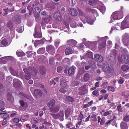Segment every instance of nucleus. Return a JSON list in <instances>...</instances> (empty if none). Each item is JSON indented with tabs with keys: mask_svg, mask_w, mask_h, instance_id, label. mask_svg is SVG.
Wrapping results in <instances>:
<instances>
[{
	"mask_svg": "<svg viewBox=\"0 0 129 129\" xmlns=\"http://www.w3.org/2000/svg\"><path fill=\"white\" fill-rule=\"evenodd\" d=\"M123 50L126 53L123 54L121 56L119 55L118 57L119 61L122 63L127 64L129 62V57L127 55L126 49L125 48H122Z\"/></svg>",
	"mask_w": 129,
	"mask_h": 129,
	"instance_id": "1",
	"label": "nucleus"
},
{
	"mask_svg": "<svg viewBox=\"0 0 129 129\" xmlns=\"http://www.w3.org/2000/svg\"><path fill=\"white\" fill-rule=\"evenodd\" d=\"M65 78L63 77L61 78L60 80V86L61 87L60 91L61 92L64 93L66 91L67 84L65 80Z\"/></svg>",
	"mask_w": 129,
	"mask_h": 129,
	"instance_id": "2",
	"label": "nucleus"
},
{
	"mask_svg": "<svg viewBox=\"0 0 129 129\" xmlns=\"http://www.w3.org/2000/svg\"><path fill=\"white\" fill-rule=\"evenodd\" d=\"M123 17V13L121 12L117 11L113 13L112 14L111 20H117L122 18Z\"/></svg>",
	"mask_w": 129,
	"mask_h": 129,
	"instance_id": "3",
	"label": "nucleus"
},
{
	"mask_svg": "<svg viewBox=\"0 0 129 129\" xmlns=\"http://www.w3.org/2000/svg\"><path fill=\"white\" fill-rule=\"evenodd\" d=\"M121 25V28L122 29L129 27V15L125 17L122 22Z\"/></svg>",
	"mask_w": 129,
	"mask_h": 129,
	"instance_id": "4",
	"label": "nucleus"
},
{
	"mask_svg": "<svg viewBox=\"0 0 129 129\" xmlns=\"http://www.w3.org/2000/svg\"><path fill=\"white\" fill-rule=\"evenodd\" d=\"M103 68L104 71L107 73H110L113 71V68L110 67L107 63H105L103 65Z\"/></svg>",
	"mask_w": 129,
	"mask_h": 129,
	"instance_id": "5",
	"label": "nucleus"
},
{
	"mask_svg": "<svg viewBox=\"0 0 129 129\" xmlns=\"http://www.w3.org/2000/svg\"><path fill=\"white\" fill-rule=\"evenodd\" d=\"M46 51L49 54L53 55L55 52V49L54 47L51 45L46 46Z\"/></svg>",
	"mask_w": 129,
	"mask_h": 129,
	"instance_id": "6",
	"label": "nucleus"
},
{
	"mask_svg": "<svg viewBox=\"0 0 129 129\" xmlns=\"http://www.w3.org/2000/svg\"><path fill=\"white\" fill-rule=\"evenodd\" d=\"M108 39V37L106 36L104 37L101 38L100 40V42H102V44H100L99 45V47L100 49L104 48L106 46V39Z\"/></svg>",
	"mask_w": 129,
	"mask_h": 129,
	"instance_id": "7",
	"label": "nucleus"
},
{
	"mask_svg": "<svg viewBox=\"0 0 129 129\" xmlns=\"http://www.w3.org/2000/svg\"><path fill=\"white\" fill-rule=\"evenodd\" d=\"M40 28V26L39 25H37L35 27V33L34 35V36L35 38H39L42 37V34L40 33H38L37 32L38 29H39Z\"/></svg>",
	"mask_w": 129,
	"mask_h": 129,
	"instance_id": "8",
	"label": "nucleus"
},
{
	"mask_svg": "<svg viewBox=\"0 0 129 129\" xmlns=\"http://www.w3.org/2000/svg\"><path fill=\"white\" fill-rule=\"evenodd\" d=\"M53 17L57 21H60L61 20L62 17L60 16L59 12L57 11L54 13L53 15Z\"/></svg>",
	"mask_w": 129,
	"mask_h": 129,
	"instance_id": "9",
	"label": "nucleus"
},
{
	"mask_svg": "<svg viewBox=\"0 0 129 129\" xmlns=\"http://www.w3.org/2000/svg\"><path fill=\"white\" fill-rule=\"evenodd\" d=\"M51 19V17L49 15H47L46 17H44L42 20V25L44 24V23H47Z\"/></svg>",
	"mask_w": 129,
	"mask_h": 129,
	"instance_id": "10",
	"label": "nucleus"
},
{
	"mask_svg": "<svg viewBox=\"0 0 129 129\" xmlns=\"http://www.w3.org/2000/svg\"><path fill=\"white\" fill-rule=\"evenodd\" d=\"M41 11V9L39 7H36L34 10V14L35 17L38 18L39 17V14Z\"/></svg>",
	"mask_w": 129,
	"mask_h": 129,
	"instance_id": "11",
	"label": "nucleus"
},
{
	"mask_svg": "<svg viewBox=\"0 0 129 129\" xmlns=\"http://www.w3.org/2000/svg\"><path fill=\"white\" fill-rule=\"evenodd\" d=\"M76 70V68L74 66H72L68 70L69 75V76H71L74 74L75 73Z\"/></svg>",
	"mask_w": 129,
	"mask_h": 129,
	"instance_id": "12",
	"label": "nucleus"
},
{
	"mask_svg": "<svg viewBox=\"0 0 129 129\" xmlns=\"http://www.w3.org/2000/svg\"><path fill=\"white\" fill-rule=\"evenodd\" d=\"M94 59L95 60L100 62H102L103 60V58L102 56L98 54L94 55Z\"/></svg>",
	"mask_w": 129,
	"mask_h": 129,
	"instance_id": "13",
	"label": "nucleus"
},
{
	"mask_svg": "<svg viewBox=\"0 0 129 129\" xmlns=\"http://www.w3.org/2000/svg\"><path fill=\"white\" fill-rule=\"evenodd\" d=\"M65 114L66 119L71 121V118L70 117V110L69 108H67L66 109L65 111Z\"/></svg>",
	"mask_w": 129,
	"mask_h": 129,
	"instance_id": "14",
	"label": "nucleus"
},
{
	"mask_svg": "<svg viewBox=\"0 0 129 129\" xmlns=\"http://www.w3.org/2000/svg\"><path fill=\"white\" fill-rule=\"evenodd\" d=\"M86 88L85 86L80 87L79 89V93L81 95H82L84 94L86 90Z\"/></svg>",
	"mask_w": 129,
	"mask_h": 129,
	"instance_id": "15",
	"label": "nucleus"
},
{
	"mask_svg": "<svg viewBox=\"0 0 129 129\" xmlns=\"http://www.w3.org/2000/svg\"><path fill=\"white\" fill-rule=\"evenodd\" d=\"M69 13L72 16H75L78 14V12L77 10L73 8L70 9L69 10Z\"/></svg>",
	"mask_w": 129,
	"mask_h": 129,
	"instance_id": "16",
	"label": "nucleus"
},
{
	"mask_svg": "<svg viewBox=\"0 0 129 129\" xmlns=\"http://www.w3.org/2000/svg\"><path fill=\"white\" fill-rule=\"evenodd\" d=\"M34 94L37 97L41 96L42 95V91L40 90L36 89L34 90Z\"/></svg>",
	"mask_w": 129,
	"mask_h": 129,
	"instance_id": "17",
	"label": "nucleus"
},
{
	"mask_svg": "<svg viewBox=\"0 0 129 129\" xmlns=\"http://www.w3.org/2000/svg\"><path fill=\"white\" fill-rule=\"evenodd\" d=\"M69 44L75 47L77 44V42L75 40L71 39L68 41L67 42Z\"/></svg>",
	"mask_w": 129,
	"mask_h": 129,
	"instance_id": "18",
	"label": "nucleus"
},
{
	"mask_svg": "<svg viewBox=\"0 0 129 129\" xmlns=\"http://www.w3.org/2000/svg\"><path fill=\"white\" fill-rule=\"evenodd\" d=\"M73 50L72 48L68 47L65 50V52L66 55H69L72 53L73 52Z\"/></svg>",
	"mask_w": 129,
	"mask_h": 129,
	"instance_id": "19",
	"label": "nucleus"
},
{
	"mask_svg": "<svg viewBox=\"0 0 129 129\" xmlns=\"http://www.w3.org/2000/svg\"><path fill=\"white\" fill-rule=\"evenodd\" d=\"M19 82V81L17 79H14L13 83V85L16 87H19L20 86Z\"/></svg>",
	"mask_w": 129,
	"mask_h": 129,
	"instance_id": "20",
	"label": "nucleus"
},
{
	"mask_svg": "<svg viewBox=\"0 0 129 129\" xmlns=\"http://www.w3.org/2000/svg\"><path fill=\"white\" fill-rule=\"evenodd\" d=\"M59 116V119L61 121H62L64 120V114L63 110H60L58 113Z\"/></svg>",
	"mask_w": 129,
	"mask_h": 129,
	"instance_id": "21",
	"label": "nucleus"
},
{
	"mask_svg": "<svg viewBox=\"0 0 129 129\" xmlns=\"http://www.w3.org/2000/svg\"><path fill=\"white\" fill-rule=\"evenodd\" d=\"M86 20L87 22L91 25L93 24L94 22L92 19L89 16H87L86 18Z\"/></svg>",
	"mask_w": 129,
	"mask_h": 129,
	"instance_id": "22",
	"label": "nucleus"
},
{
	"mask_svg": "<svg viewBox=\"0 0 129 129\" xmlns=\"http://www.w3.org/2000/svg\"><path fill=\"white\" fill-rule=\"evenodd\" d=\"M55 103V101L53 100H50L47 104L48 106L50 108H52L54 105Z\"/></svg>",
	"mask_w": 129,
	"mask_h": 129,
	"instance_id": "23",
	"label": "nucleus"
},
{
	"mask_svg": "<svg viewBox=\"0 0 129 129\" xmlns=\"http://www.w3.org/2000/svg\"><path fill=\"white\" fill-rule=\"evenodd\" d=\"M9 57L7 56L0 58L1 62L0 63L1 64H4L8 60V58Z\"/></svg>",
	"mask_w": 129,
	"mask_h": 129,
	"instance_id": "24",
	"label": "nucleus"
},
{
	"mask_svg": "<svg viewBox=\"0 0 129 129\" xmlns=\"http://www.w3.org/2000/svg\"><path fill=\"white\" fill-rule=\"evenodd\" d=\"M8 42L6 40L4 39L0 41V46L3 47L4 46L7 45L8 44Z\"/></svg>",
	"mask_w": 129,
	"mask_h": 129,
	"instance_id": "25",
	"label": "nucleus"
},
{
	"mask_svg": "<svg viewBox=\"0 0 129 129\" xmlns=\"http://www.w3.org/2000/svg\"><path fill=\"white\" fill-rule=\"evenodd\" d=\"M59 109V108L58 106H56L53 108H50V110L51 112L55 113L57 112L58 111Z\"/></svg>",
	"mask_w": 129,
	"mask_h": 129,
	"instance_id": "26",
	"label": "nucleus"
},
{
	"mask_svg": "<svg viewBox=\"0 0 129 129\" xmlns=\"http://www.w3.org/2000/svg\"><path fill=\"white\" fill-rule=\"evenodd\" d=\"M16 54L18 57H21L22 56H24L25 54L21 50H18L16 53Z\"/></svg>",
	"mask_w": 129,
	"mask_h": 129,
	"instance_id": "27",
	"label": "nucleus"
},
{
	"mask_svg": "<svg viewBox=\"0 0 129 129\" xmlns=\"http://www.w3.org/2000/svg\"><path fill=\"white\" fill-rule=\"evenodd\" d=\"M121 129H127V124L123 122H122L120 124Z\"/></svg>",
	"mask_w": 129,
	"mask_h": 129,
	"instance_id": "28",
	"label": "nucleus"
},
{
	"mask_svg": "<svg viewBox=\"0 0 129 129\" xmlns=\"http://www.w3.org/2000/svg\"><path fill=\"white\" fill-rule=\"evenodd\" d=\"M9 70L11 74L15 76H17V73L12 68H9Z\"/></svg>",
	"mask_w": 129,
	"mask_h": 129,
	"instance_id": "29",
	"label": "nucleus"
},
{
	"mask_svg": "<svg viewBox=\"0 0 129 129\" xmlns=\"http://www.w3.org/2000/svg\"><path fill=\"white\" fill-rule=\"evenodd\" d=\"M85 56L86 57L91 58L93 56V53L90 51H88Z\"/></svg>",
	"mask_w": 129,
	"mask_h": 129,
	"instance_id": "30",
	"label": "nucleus"
},
{
	"mask_svg": "<svg viewBox=\"0 0 129 129\" xmlns=\"http://www.w3.org/2000/svg\"><path fill=\"white\" fill-rule=\"evenodd\" d=\"M90 78V75L88 74H85L84 77V80L85 81H87Z\"/></svg>",
	"mask_w": 129,
	"mask_h": 129,
	"instance_id": "31",
	"label": "nucleus"
},
{
	"mask_svg": "<svg viewBox=\"0 0 129 129\" xmlns=\"http://www.w3.org/2000/svg\"><path fill=\"white\" fill-rule=\"evenodd\" d=\"M45 71V68L44 67H41L40 69V72L42 75H44Z\"/></svg>",
	"mask_w": 129,
	"mask_h": 129,
	"instance_id": "32",
	"label": "nucleus"
},
{
	"mask_svg": "<svg viewBox=\"0 0 129 129\" xmlns=\"http://www.w3.org/2000/svg\"><path fill=\"white\" fill-rule=\"evenodd\" d=\"M122 70L124 71H125L129 69V67L126 65H122L121 66Z\"/></svg>",
	"mask_w": 129,
	"mask_h": 129,
	"instance_id": "33",
	"label": "nucleus"
},
{
	"mask_svg": "<svg viewBox=\"0 0 129 129\" xmlns=\"http://www.w3.org/2000/svg\"><path fill=\"white\" fill-rule=\"evenodd\" d=\"M7 26L10 29H11L13 27V24L11 21H9L7 22Z\"/></svg>",
	"mask_w": 129,
	"mask_h": 129,
	"instance_id": "34",
	"label": "nucleus"
},
{
	"mask_svg": "<svg viewBox=\"0 0 129 129\" xmlns=\"http://www.w3.org/2000/svg\"><path fill=\"white\" fill-rule=\"evenodd\" d=\"M106 9L105 7L103 6H101L100 10L102 13L103 14L105 12Z\"/></svg>",
	"mask_w": 129,
	"mask_h": 129,
	"instance_id": "35",
	"label": "nucleus"
},
{
	"mask_svg": "<svg viewBox=\"0 0 129 129\" xmlns=\"http://www.w3.org/2000/svg\"><path fill=\"white\" fill-rule=\"evenodd\" d=\"M45 50V48H40L37 51V52L38 53H42L44 52Z\"/></svg>",
	"mask_w": 129,
	"mask_h": 129,
	"instance_id": "36",
	"label": "nucleus"
},
{
	"mask_svg": "<svg viewBox=\"0 0 129 129\" xmlns=\"http://www.w3.org/2000/svg\"><path fill=\"white\" fill-rule=\"evenodd\" d=\"M116 50L115 49H114L113 50L112 52L111 53V54H112V55L110 57H112L114 58L115 57L116 55Z\"/></svg>",
	"mask_w": 129,
	"mask_h": 129,
	"instance_id": "37",
	"label": "nucleus"
},
{
	"mask_svg": "<svg viewBox=\"0 0 129 129\" xmlns=\"http://www.w3.org/2000/svg\"><path fill=\"white\" fill-rule=\"evenodd\" d=\"M51 114L52 117L54 119H57L59 118L58 113L55 114Z\"/></svg>",
	"mask_w": 129,
	"mask_h": 129,
	"instance_id": "38",
	"label": "nucleus"
},
{
	"mask_svg": "<svg viewBox=\"0 0 129 129\" xmlns=\"http://www.w3.org/2000/svg\"><path fill=\"white\" fill-rule=\"evenodd\" d=\"M112 112V111L110 110L108 111H106L103 114V115L104 116H106L108 115L111 114Z\"/></svg>",
	"mask_w": 129,
	"mask_h": 129,
	"instance_id": "39",
	"label": "nucleus"
},
{
	"mask_svg": "<svg viewBox=\"0 0 129 129\" xmlns=\"http://www.w3.org/2000/svg\"><path fill=\"white\" fill-rule=\"evenodd\" d=\"M55 58L53 57H50L49 59V62L50 64H52L54 62V60Z\"/></svg>",
	"mask_w": 129,
	"mask_h": 129,
	"instance_id": "40",
	"label": "nucleus"
},
{
	"mask_svg": "<svg viewBox=\"0 0 129 129\" xmlns=\"http://www.w3.org/2000/svg\"><path fill=\"white\" fill-rule=\"evenodd\" d=\"M41 121L42 122V123L47 124L48 125H50L51 123L49 122H48L46 121H45L44 119L41 120Z\"/></svg>",
	"mask_w": 129,
	"mask_h": 129,
	"instance_id": "41",
	"label": "nucleus"
},
{
	"mask_svg": "<svg viewBox=\"0 0 129 129\" xmlns=\"http://www.w3.org/2000/svg\"><path fill=\"white\" fill-rule=\"evenodd\" d=\"M129 38V34H125L123 36V41L124 42V41L126 39H127Z\"/></svg>",
	"mask_w": 129,
	"mask_h": 129,
	"instance_id": "42",
	"label": "nucleus"
},
{
	"mask_svg": "<svg viewBox=\"0 0 129 129\" xmlns=\"http://www.w3.org/2000/svg\"><path fill=\"white\" fill-rule=\"evenodd\" d=\"M30 73H28L25 74L24 75V77L25 79L28 80L30 78Z\"/></svg>",
	"mask_w": 129,
	"mask_h": 129,
	"instance_id": "43",
	"label": "nucleus"
},
{
	"mask_svg": "<svg viewBox=\"0 0 129 129\" xmlns=\"http://www.w3.org/2000/svg\"><path fill=\"white\" fill-rule=\"evenodd\" d=\"M7 100L9 101L11 100L12 97L11 94L10 93H8L7 95Z\"/></svg>",
	"mask_w": 129,
	"mask_h": 129,
	"instance_id": "44",
	"label": "nucleus"
},
{
	"mask_svg": "<svg viewBox=\"0 0 129 129\" xmlns=\"http://www.w3.org/2000/svg\"><path fill=\"white\" fill-rule=\"evenodd\" d=\"M13 122L15 123H18L20 121V120L17 118H15L13 120Z\"/></svg>",
	"mask_w": 129,
	"mask_h": 129,
	"instance_id": "45",
	"label": "nucleus"
},
{
	"mask_svg": "<svg viewBox=\"0 0 129 129\" xmlns=\"http://www.w3.org/2000/svg\"><path fill=\"white\" fill-rule=\"evenodd\" d=\"M107 46L109 48H110L112 46V42L110 41H108L107 42Z\"/></svg>",
	"mask_w": 129,
	"mask_h": 129,
	"instance_id": "46",
	"label": "nucleus"
},
{
	"mask_svg": "<svg viewBox=\"0 0 129 129\" xmlns=\"http://www.w3.org/2000/svg\"><path fill=\"white\" fill-rule=\"evenodd\" d=\"M113 120V119H111L107 121L105 124V126L106 127H108V125L110 124Z\"/></svg>",
	"mask_w": 129,
	"mask_h": 129,
	"instance_id": "47",
	"label": "nucleus"
},
{
	"mask_svg": "<svg viewBox=\"0 0 129 129\" xmlns=\"http://www.w3.org/2000/svg\"><path fill=\"white\" fill-rule=\"evenodd\" d=\"M66 99L67 100L71 102H73L74 100L73 99L72 97L69 96H67Z\"/></svg>",
	"mask_w": 129,
	"mask_h": 129,
	"instance_id": "48",
	"label": "nucleus"
},
{
	"mask_svg": "<svg viewBox=\"0 0 129 129\" xmlns=\"http://www.w3.org/2000/svg\"><path fill=\"white\" fill-rule=\"evenodd\" d=\"M97 0H89V2L90 5H93L96 2Z\"/></svg>",
	"mask_w": 129,
	"mask_h": 129,
	"instance_id": "49",
	"label": "nucleus"
},
{
	"mask_svg": "<svg viewBox=\"0 0 129 129\" xmlns=\"http://www.w3.org/2000/svg\"><path fill=\"white\" fill-rule=\"evenodd\" d=\"M78 84V82L76 81H74L71 83V85L73 86H75Z\"/></svg>",
	"mask_w": 129,
	"mask_h": 129,
	"instance_id": "50",
	"label": "nucleus"
},
{
	"mask_svg": "<svg viewBox=\"0 0 129 129\" xmlns=\"http://www.w3.org/2000/svg\"><path fill=\"white\" fill-rule=\"evenodd\" d=\"M108 89L109 90L112 91L113 92H114L115 90L114 88L111 86H108Z\"/></svg>",
	"mask_w": 129,
	"mask_h": 129,
	"instance_id": "51",
	"label": "nucleus"
},
{
	"mask_svg": "<svg viewBox=\"0 0 129 129\" xmlns=\"http://www.w3.org/2000/svg\"><path fill=\"white\" fill-rule=\"evenodd\" d=\"M124 121H129V116L126 115L123 118Z\"/></svg>",
	"mask_w": 129,
	"mask_h": 129,
	"instance_id": "52",
	"label": "nucleus"
},
{
	"mask_svg": "<svg viewBox=\"0 0 129 129\" xmlns=\"http://www.w3.org/2000/svg\"><path fill=\"white\" fill-rule=\"evenodd\" d=\"M107 82H104L102 84V85L104 88H107Z\"/></svg>",
	"mask_w": 129,
	"mask_h": 129,
	"instance_id": "53",
	"label": "nucleus"
},
{
	"mask_svg": "<svg viewBox=\"0 0 129 129\" xmlns=\"http://www.w3.org/2000/svg\"><path fill=\"white\" fill-rule=\"evenodd\" d=\"M23 70L25 73V74H27V73H30V71L28 69V70L26 68H24L23 69Z\"/></svg>",
	"mask_w": 129,
	"mask_h": 129,
	"instance_id": "54",
	"label": "nucleus"
},
{
	"mask_svg": "<svg viewBox=\"0 0 129 129\" xmlns=\"http://www.w3.org/2000/svg\"><path fill=\"white\" fill-rule=\"evenodd\" d=\"M16 125L18 126L20 129H21L23 127V126L20 123H18L16 124Z\"/></svg>",
	"mask_w": 129,
	"mask_h": 129,
	"instance_id": "55",
	"label": "nucleus"
},
{
	"mask_svg": "<svg viewBox=\"0 0 129 129\" xmlns=\"http://www.w3.org/2000/svg\"><path fill=\"white\" fill-rule=\"evenodd\" d=\"M111 124L113 125H115L116 127H117V124L116 123V121L115 120H113Z\"/></svg>",
	"mask_w": 129,
	"mask_h": 129,
	"instance_id": "56",
	"label": "nucleus"
},
{
	"mask_svg": "<svg viewBox=\"0 0 129 129\" xmlns=\"http://www.w3.org/2000/svg\"><path fill=\"white\" fill-rule=\"evenodd\" d=\"M34 44L35 46L36 47L39 44V40H36L34 42Z\"/></svg>",
	"mask_w": 129,
	"mask_h": 129,
	"instance_id": "57",
	"label": "nucleus"
},
{
	"mask_svg": "<svg viewBox=\"0 0 129 129\" xmlns=\"http://www.w3.org/2000/svg\"><path fill=\"white\" fill-rule=\"evenodd\" d=\"M62 69V67H58L57 68V72H60Z\"/></svg>",
	"mask_w": 129,
	"mask_h": 129,
	"instance_id": "58",
	"label": "nucleus"
},
{
	"mask_svg": "<svg viewBox=\"0 0 129 129\" xmlns=\"http://www.w3.org/2000/svg\"><path fill=\"white\" fill-rule=\"evenodd\" d=\"M59 43L60 41L59 40H55V45L56 46H58Z\"/></svg>",
	"mask_w": 129,
	"mask_h": 129,
	"instance_id": "59",
	"label": "nucleus"
},
{
	"mask_svg": "<svg viewBox=\"0 0 129 129\" xmlns=\"http://www.w3.org/2000/svg\"><path fill=\"white\" fill-rule=\"evenodd\" d=\"M96 116L95 114H93L91 116V118H94V119H93V120L94 121H96L97 120V119L96 118Z\"/></svg>",
	"mask_w": 129,
	"mask_h": 129,
	"instance_id": "60",
	"label": "nucleus"
},
{
	"mask_svg": "<svg viewBox=\"0 0 129 129\" xmlns=\"http://www.w3.org/2000/svg\"><path fill=\"white\" fill-rule=\"evenodd\" d=\"M4 90V87L2 84L0 83V92Z\"/></svg>",
	"mask_w": 129,
	"mask_h": 129,
	"instance_id": "61",
	"label": "nucleus"
},
{
	"mask_svg": "<svg viewBox=\"0 0 129 129\" xmlns=\"http://www.w3.org/2000/svg\"><path fill=\"white\" fill-rule=\"evenodd\" d=\"M117 109L119 111L121 112L122 111L121 106L120 105H119L117 106Z\"/></svg>",
	"mask_w": 129,
	"mask_h": 129,
	"instance_id": "62",
	"label": "nucleus"
},
{
	"mask_svg": "<svg viewBox=\"0 0 129 129\" xmlns=\"http://www.w3.org/2000/svg\"><path fill=\"white\" fill-rule=\"evenodd\" d=\"M69 61V59L68 58H65L64 60L63 61L66 63H68Z\"/></svg>",
	"mask_w": 129,
	"mask_h": 129,
	"instance_id": "63",
	"label": "nucleus"
},
{
	"mask_svg": "<svg viewBox=\"0 0 129 129\" xmlns=\"http://www.w3.org/2000/svg\"><path fill=\"white\" fill-rule=\"evenodd\" d=\"M118 82L119 84H122L124 82V80L121 78L118 80Z\"/></svg>",
	"mask_w": 129,
	"mask_h": 129,
	"instance_id": "64",
	"label": "nucleus"
}]
</instances>
